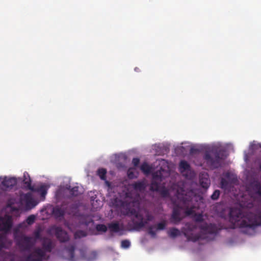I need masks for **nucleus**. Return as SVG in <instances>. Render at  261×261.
<instances>
[{"instance_id": "obj_1", "label": "nucleus", "mask_w": 261, "mask_h": 261, "mask_svg": "<svg viewBox=\"0 0 261 261\" xmlns=\"http://www.w3.org/2000/svg\"><path fill=\"white\" fill-rule=\"evenodd\" d=\"M231 228H239L241 231L248 235H253L256 228L261 225V210L256 214L249 213L244 215L238 208H232L229 213Z\"/></svg>"}, {"instance_id": "obj_2", "label": "nucleus", "mask_w": 261, "mask_h": 261, "mask_svg": "<svg viewBox=\"0 0 261 261\" xmlns=\"http://www.w3.org/2000/svg\"><path fill=\"white\" fill-rule=\"evenodd\" d=\"M192 194V193H189L188 195L186 194L185 195L179 194L177 196L178 201H173L174 207L171 216L172 223L176 224L181 221L182 218L180 217L181 210H185L187 215L189 216L193 214L194 209L196 206L193 203V197L190 195Z\"/></svg>"}, {"instance_id": "obj_3", "label": "nucleus", "mask_w": 261, "mask_h": 261, "mask_svg": "<svg viewBox=\"0 0 261 261\" xmlns=\"http://www.w3.org/2000/svg\"><path fill=\"white\" fill-rule=\"evenodd\" d=\"M122 213L123 215L130 217L133 226L132 228L136 230H139L144 227L148 221H151L154 219V217L149 212H147L145 215L146 220H144L143 215L135 208H131L130 203H122Z\"/></svg>"}, {"instance_id": "obj_4", "label": "nucleus", "mask_w": 261, "mask_h": 261, "mask_svg": "<svg viewBox=\"0 0 261 261\" xmlns=\"http://www.w3.org/2000/svg\"><path fill=\"white\" fill-rule=\"evenodd\" d=\"M227 155L225 149L216 148L206 151L203 159L206 165L210 169L213 170L220 167Z\"/></svg>"}, {"instance_id": "obj_5", "label": "nucleus", "mask_w": 261, "mask_h": 261, "mask_svg": "<svg viewBox=\"0 0 261 261\" xmlns=\"http://www.w3.org/2000/svg\"><path fill=\"white\" fill-rule=\"evenodd\" d=\"M23 223L19 224L13 229V237L16 245L22 251H30L35 243L31 237L26 236L22 229Z\"/></svg>"}, {"instance_id": "obj_6", "label": "nucleus", "mask_w": 261, "mask_h": 261, "mask_svg": "<svg viewBox=\"0 0 261 261\" xmlns=\"http://www.w3.org/2000/svg\"><path fill=\"white\" fill-rule=\"evenodd\" d=\"M13 225L12 216L5 215L0 217V231L8 233L11 229Z\"/></svg>"}, {"instance_id": "obj_7", "label": "nucleus", "mask_w": 261, "mask_h": 261, "mask_svg": "<svg viewBox=\"0 0 261 261\" xmlns=\"http://www.w3.org/2000/svg\"><path fill=\"white\" fill-rule=\"evenodd\" d=\"M186 228H185L184 230V234L187 238L188 240L196 242L200 239V236L199 234L193 235L191 233L192 231H194L197 228V226L195 224L187 223L186 224Z\"/></svg>"}, {"instance_id": "obj_8", "label": "nucleus", "mask_w": 261, "mask_h": 261, "mask_svg": "<svg viewBox=\"0 0 261 261\" xmlns=\"http://www.w3.org/2000/svg\"><path fill=\"white\" fill-rule=\"evenodd\" d=\"M45 256V252L40 248H35L26 258L27 261H42Z\"/></svg>"}, {"instance_id": "obj_9", "label": "nucleus", "mask_w": 261, "mask_h": 261, "mask_svg": "<svg viewBox=\"0 0 261 261\" xmlns=\"http://www.w3.org/2000/svg\"><path fill=\"white\" fill-rule=\"evenodd\" d=\"M51 229L54 231L56 238L60 242H66L69 240V237L68 233L61 227L54 226Z\"/></svg>"}, {"instance_id": "obj_10", "label": "nucleus", "mask_w": 261, "mask_h": 261, "mask_svg": "<svg viewBox=\"0 0 261 261\" xmlns=\"http://www.w3.org/2000/svg\"><path fill=\"white\" fill-rule=\"evenodd\" d=\"M200 228L205 233L212 234H217L221 228H219L216 224L204 223L199 226Z\"/></svg>"}, {"instance_id": "obj_11", "label": "nucleus", "mask_w": 261, "mask_h": 261, "mask_svg": "<svg viewBox=\"0 0 261 261\" xmlns=\"http://www.w3.org/2000/svg\"><path fill=\"white\" fill-rule=\"evenodd\" d=\"M166 225L167 223L165 220H163L156 225H150L148 228V233L152 238H155L156 233L154 229H156V230H163L166 228Z\"/></svg>"}, {"instance_id": "obj_12", "label": "nucleus", "mask_w": 261, "mask_h": 261, "mask_svg": "<svg viewBox=\"0 0 261 261\" xmlns=\"http://www.w3.org/2000/svg\"><path fill=\"white\" fill-rule=\"evenodd\" d=\"M42 246L43 250L45 252H50L54 247L52 241L50 239L46 237H44L42 239Z\"/></svg>"}, {"instance_id": "obj_13", "label": "nucleus", "mask_w": 261, "mask_h": 261, "mask_svg": "<svg viewBox=\"0 0 261 261\" xmlns=\"http://www.w3.org/2000/svg\"><path fill=\"white\" fill-rule=\"evenodd\" d=\"M17 183V179L15 177H5L1 181L2 185L6 188H12L15 186Z\"/></svg>"}, {"instance_id": "obj_14", "label": "nucleus", "mask_w": 261, "mask_h": 261, "mask_svg": "<svg viewBox=\"0 0 261 261\" xmlns=\"http://www.w3.org/2000/svg\"><path fill=\"white\" fill-rule=\"evenodd\" d=\"M47 187L45 185H42L37 187H34V186L31 189V191L34 192L39 193L41 198L44 200L45 197L47 194Z\"/></svg>"}, {"instance_id": "obj_15", "label": "nucleus", "mask_w": 261, "mask_h": 261, "mask_svg": "<svg viewBox=\"0 0 261 261\" xmlns=\"http://www.w3.org/2000/svg\"><path fill=\"white\" fill-rule=\"evenodd\" d=\"M74 244H70L66 248L67 258L69 261H76L74 257Z\"/></svg>"}, {"instance_id": "obj_16", "label": "nucleus", "mask_w": 261, "mask_h": 261, "mask_svg": "<svg viewBox=\"0 0 261 261\" xmlns=\"http://www.w3.org/2000/svg\"><path fill=\"white\" fill-rule=\"evenodd\" d=\"M132 187L135 191L142 192L146 189V182L144 180L135 182L132 184Z\"/></svg>"}, {"instance_id": "obj_17", "label": "nucleus", "mask_w": 261, "mask_h": 261, "mask_svg": "<svg viewBox=\"0 0 261 261\" xmlns=\"http://www.w3.org/2000/svg\"><path fill=\"white\" fill-rule=\"evenodd\" d=\"M23 179L22 182L24 186L29 190H31L33 186H32L31 182L32 180L30 175L27 172H24L23 173Z\"/></svg>"}, {"instance_id": "obj_18", "label": "nucleus", "mask_w": 261, "mask_h": 261, "mask_svg": "<svg viewBox=\"0 0 261 261\" xmlns=\"http://www.w3.org/2000/svg\"><path fill=\"white\" fill-rule=\"evenodd\" d=\"M108 227L112 232H118L123 229L117 222L108 223Z\"/></svg>"}, {"instance_id": "obj_19", "label": "nucleus", "mask_w": 261, "mask_h": 261, "mask_svg": "<svg viewBox=\"0 0 261 261\" xmlns=\"http://www.w3.org/2000/svg\"><path fill=\"white\" fill-rule=\"evenodd\" d=\"M53 214L56 218H61L64 217L65 211L61 207L56 206L53 208Z\"/></svg>"}, {"instance_id": "obj_20", "label": "nucleus", "mask_w": 261, "mask_h": 261, "mask_svg": "<svg viewBox=\"0 0 261 261\" xmlns=\"http://www.w3.org/2000/svg\"><path fill=\"white\" fill-rule=\"evenodd\" d=\"M167 233L168 236L171 238H175L180 234V231L175 227L170 228Z\"/></svg>"}, {"instance_id": "obj_21", "label": "nucleus", "mask_w": 261, "mask_h": 261, "mask_svg": "<svg viewBox=\"0 0 261 261\" xmlns=\"http://www.w3.org/2000/svg\"><path fill=\"white\" fill-rule=\"evenodd\" d=\"M179 170L181 173L189 171L190 170V166L187 161H181L179 163Z\"/></svg>"}, {"instance_id": "obj_22", "label": "nucleus", "mask_w": 261, "mask_h": 261, "mask_svg": "<svg viewBox=\"0 0 261 261\" xmlns=\"http://www.w3.org/2000/svg\"><path fill=\"white\" fill-rule=\"evenodd\" d=\"M252 189L255 194L261 198V185L258 182H256L252 184Z\"/></svg>"}, {"instance_id": "obj_23", "label": "nucleus", "mask_w": 261, "mask_h": 261, "mask_svg": "<svg viewBox=\"0 0 261 261\" xmlns=\"http://www.w3.org/2000/svg\"><path fill=\"white\" fill-rule=\"evenodd\" d=\"M200 184L202 187L207 189L210 185V180L208 177H200Z\"/></svg>"}, {"instance_id": "obj_24", "label": "nucleus", "mask_w": 261, "mask_h": 261, "mask_svg": "<svg viewBox=\"0 0 261 261\" xmlns=\"http://www.w3.org/2000/svg\"><path fill=\"white\" fill-rule=\"evenodd\" d=\"M69 190L70 194L73 196H77L81 194V192L79 191V187L75 186L70 189V186L67 187Z\"/></svg>"}, {"instance_id": "obj_25", "label": "nucleus", "mask_w": 261, "mask_h": 261, "mask_svg": "<svg viewBox=\"0 0 261 261\" xmlns=\"http://www.w3.org/2000/svg\"><path fill=\"white\" fill-rule=\"evenodd\" d=\"M141 170L145 174H148L150 173L151 168L146 162H144L140 166Z\"/></svg>"}, {"instance_id": "obj_26", "label": "nucleus", "mask_w": 261, "mask_h": 261, "mask_svg": "<svg viewBox=\"0 0 261 261\" xmlns=\"http://www.w3.org/2000/svg\"><path fill=\"white\" fill-rule=\"evenodd\" d=\"M160 188L161 187L160 183L156 182L153 179L151 183L150 186V190L153 192H158Z\"/></svg>"}, {"instance_id": "obj_27", "label": "nucleus", "mask_w": 261, "mask_h": 261, "mask_svg": "<svg viewBox=\"0 0 261 261\" xmlns=\"http://www.w3.org/2000/svg\"><path fill=\"white\" fill-rule=\"evenodd\" d=\"M92 222V220L89 216H85L82 217L80 219V222L82 224H84L86 226L89 225V224Z\"/></svg>"}, {"instance_id": "obj_28", "label": "nucleus", "mask_w": 261, "mask_h": 261, "mask_svg": "<svg viewBox=\"0 0 261 261\" xmlns=\"http://www.w3.org/2000/svg\"><path fill=\"white\" fill-rule=\"evenodd\" d=\"M24 199L26 201V203L28 205L30 204L33 205V206H35V204H34V200L32 197V195L30 193H27L24 196Z\"/></svg>"}, {"instance_id": "obj_29", "label": "nucleus", "mask_w": 261, "mask_h": 261, "mask_svg": "<svg viewBox=\"0 0 261 261\" xmlns=\"http://www.w3.org/2000/svg\"><path fill=\"white\" fill-rule=\"evenodd\" d=\"M158 192L164 198L168 197L169 196V191L164 187L161 188Z\"/></svg>"}, {"instance_id": "obj_30", "label": "nucleus", "mask_w": 261, "mask_h": 261, "mask_svg": "<svg viewBox=\"0 0 261 261\" xmlns=\"http://www.w3.org/2000/svg\"><path fill=\"white\" fill-rule=\"evenodd\" d=\"M106 173H107V170L105 168L99 169L97 171V175L102 180L106 179Z\"/></svg>"}, {"instance_id": "obj_31", "label": "nucleus", "mask_w": 261, "mask_h": 261, "mask_svg": "<svg viewBox=\"0 0 261 261\" xmlns=\"http://www.w3.org/2000/svg\"><path fill=\"white\" fill-rule=\"evenodd\" d=\"M3 261H15L14 256L10 253H5Z\"/></svg>"}, {"instance_id": "obj_32", "label": "nucleus", "mask_w": 261, "mask_h": 261, "mask_svg": "<svg viewBox=\"0 0 261 261\" xmlns=\"http://www.w3.org/2000/svg\"><path fill=\"white\" fill-rule=\"evenodd\" d=\"M7 238L5 236L0 234V250L5 247V243Z\"/></svg>"}, {"instance_id": "obj_33", "label": "nucleus", "mask_w": 261, "mask_h": 261, "mask_svg": "<svg viewBox=\"0 0 261 261\" xmlns=\"http://www.w3.org/2000/svg\"><path fill=\"white\" fill-rule=\"evenodd\" d=\"M96 228L98 231L106 232L108 229V227L105 224H97Z\"/></svg>"}, {"instance_id": "obj_34", "label": "nucleus", "mask_w": 261, "mask_h": 261, "mask_svg": "<svg viewBox=\"0 0 261 261\" xmlns=\"http://www.w3.org/2000/svg\"><path fill=\"white\" fill-rule=\"evenodd\" d=\"M86 232L83 230H78L74 234L75 238H81L86 236Z\"/></svg>"}, {"instance_id": "obj_35", "label": "nucleus", "mask_w": 261, "mask_h": 261, "mask_svg": "<svg viewBox=\"0 0 261 261\" xmlns=\"http://www.w3.org/2000/svg\"><path fill=\"white\" fill-rule=\"evenodd\" d=\"M41 230L40 228H38L34 231L33 234H34V236L35 237L34 240L35 241L37 240H40V239L42 240V238H41Z\"/></svg>"}, {"instance_id": "obj_36", "label": "nucleus", "mask_w": 261, "mask_h": 261, "mask_svg": "<svg viewBox=\"0 0 261 261\" xmlns=\"http://www.w3.org/2000/svg\"><path fill=\"white\" fill-rule=\"evenodd\" d=\"M130 246V242L127 240H122L121 242V247L124 249L128 248Z\"/></svg>"}, {"instance_id": "obj_37", "label": "nucleus", "mask_w": 261, "mask_h": 261, "mask_svg": "<svg viewBox=\"0 0 261 261\" xmlns=\"http://www.w3.org/2000/svg\"><path fill=\"white\" fill-rule=\"evenodd\" d=\"M135 170L134 168H129L127 170V175L129 178H134L136 177V176L135 175L134 171Z\"/></svg>"}, {"instance_id": "obj_38", "label": "nucleus", "mask_w": 261, "mask_h": 261, "mask_svg": "<svg viewBox=\"0 0 261 261\" xmlns=\"http://www.w3.org/2000/svg\"><path fill=\"white\" fill-rule=\"evenodd\" d=\"M220 192L219 190H215V191L213 192V194L211 196V199L214 200H217L220 196Z\"/></svg>"}, {"instance_id": "obj_39", "label": "nucleus", "mask_w": 261, "mask_h": 261, "mask_svg": "<svg viewBox=\"0 0 261 261\" xmlns=\"http://www.w3.org/2000/svg\"><path fill=\"white\" fill-rule=\"evenodd\" d=\"M35 220V216L33 215H32L29 216L27 218L26 221H27V223L29 225H31L34 222Z\"/></svg>"}, {"instance_id": "obj_40", "label": "nucleus", "mask_w": 261, "mask_h": 261, "mask_svg": "<svg viewBox=\"0 0 261 261\" xmlns=\"http://www.w3.org/2000/svg\"><path fill=\"white\" fill-rule=\"evenodd\" d=\"M220 184L222 188H226L228 185V182L225 178H222L221 179Z\"/></svg>"}, {"instance_id": "obj_41", "label": "nucleus", "mask_w": 261, "mask_h": 261, "mask_svg": "<svg viewBox=\"0 0 261 261\" xmlns=\"http://www.w3.org/2000/svg\"><path fill=\"white\" fill-rule=\"evenodd\" d=\"M140 163V159L138 158H134L132 160V164L134 166L136 167H137Z\"/></svg>"}, {"instance_id": "obj_42", "label": "nucleus", "mask_w": 261, "mask_h": 261, "mask_svg": "<svg viewBox=\"0 0 261 261\" xmlns=\"http://www.w3.org/2000/svg\"><path fill=\"white\" fill-rule=\"evenodd\" d=\"M91 257L89 258V259L92 260L96 258L97 256V253L95 251H92L91 253Z\"/></svg>"}, {"instance_id": "obj_43", "label": "nucleus", "mask_w": 261, "mask_h": 261, "mask_svg": "<svg viewBox=\"0 0 261 261\" xmlns=\"http://www.w3.org/2000/svg\"><path fill=\"white\" fill-rule=\"evenodd\" d=\"M255 147H254V148L256 149L258 147L261 148V144H257L254 145Z\"/></svg>"}, {"instance_id": "obj_44", "label": "nucleus", "mask_w": 261, "mask_h": 261, "mask_svg": "<svg viewBox=\"0 0 261 261\" xmlns=\"http://www.w3.org/2000/svg\"><path fill=\"white\" fill-rule=\"evenodd\" d=\"M159 177L161 178V176H159L157 174H154L153 175V178L154 180L155 178H159Z\"/></svg>"}, {"instance_id": "obj_45", "label": "nucleus", "mask_w": 261, "mask_h": 261, "mask_svg": "<svg viewBox=\"0 0 261 261\" xmlns=\"http://www.w3.org/2000/svg\"><path fill=\"white\" fill-rule=\"evenodd\" d=\"M135 71L136 72H139L140 71V69L139 67H136L135 68Z\"/></svg>"}, {"instance_id": "obj_46", "label": "nucleus", "mask_w": 261, "mask_h": 261, "mask_svg": "<svg viewBox=\"0 0 261 261\" xmlns=\"http://www.w3.org/2000/svg\"><path fill=\"white\" fill-rule=\"evenodd\" d=\"M197 221H201V218L200 217V218H197Z\"/></svg>"}, {"instance_id": "obj_47", "label": "nucleus", "mask_w": 261, "mask_h": 261, "mask_svg": "<svg viewBox=\"0 0 261 261\" xmlns=\"http://www.w3.org/2000/svg\"><path fill=\"white\" fill-rule=\"evenodd\" d=\"M193 148H191V150H190V152H191V153H192V152H193Z\"/></svg>"}, {"instance_id": "obj_48", "label": "nucleus", "mask_w": 261, "mask_h": 261, "mask_svg": "<svg viewBox=\"0 0 261 261\" xmlns=\"http://www.w3.org/2000/svg\"><path fill=\"white\" fill-rule=\"evenodd\" d=\"M259 169L261 170V164L259 165Z\"/></svg>"}]
</instances>
